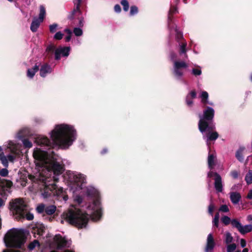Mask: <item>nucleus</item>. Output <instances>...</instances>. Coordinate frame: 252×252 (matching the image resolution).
Here are the masks:
<instances>
[{"label": "nucleus", "instance_id": "1", "mask_svg": "<svg viewBox=\"0 0 252 252\" xmlns=\"http://www.w3.org/2000/svg\"><path fill=\"white\" fill-rule=\"evenodd\" d=\"M49 134L51 141L43 135L35 138V142L39 146L33 153L34 163L38 170L35 178L40 185L43 198L53 196L60 201L65 202L68 196L63 188H58L55 183L58 180L57 176L62 174L63 167L57 161L53 149H69L77 139V131L73 126L63 123L56 125Z\"/></svg>", "mask_w": 252, "mask_h": 252}, {"label": "nucleus", "instance_id": "2", "mask_svg": "<svg viewBox=\"0 0 252 252\" xmlns=\"http://www.w3.org/2000/svg\"><path fill=\"white\" fill-rule=\"evenodd\" d=\"M85 193L87 197L93 200L88 207V209L92 211L91 215L74 206H71L63 213L66 220L79 228H86L90 217L94 221H96L100 219L102 215L98 190L92 186H89L85 189Z\"/></svg>", "mask_w": 252, "mask_h": 252}, {"label": "nucleus", "instance_id": "3", "mask_svg": "<svg viewBox=\"0 0 252 252\" xmlns=\"http://www.w3.org/2000/svg\"><path fill=\"white\" fill-rule=\"evenodd\" d=\"M214 115V109L207 106L203 110V113L198 115V129L208 145L209 141L216 140L219 137L218 133L213 131L215 129V124L213 120Z\"/></svg>", "mask_w": 252, "mask_h": 252}, {"label": "nucleus", "instance_id": "4", "mask_svg": "<svg viewBox=\"0 0 252 252\" xmlns=\"http://www.w3.org/2000/svg\"><path fill=\"white\" fill-rule=\"evenodd\" d=\"M9 209L11 214L17 220L33 219V214L29 212L27 206L21 198H16L9 202Z\"/></svg>", "mask_w": 252, "mask_h": 252}, {"label": "nucleus", "instance_id": "5", "mask_svg": "<svg viewBox=\"0 0 252 252\" xmlns=\"http://www.w3.org/2000/svg\"><path fill=\"white\" fill-rule=\"evenodd\" d=\"M27 237L23 230L10 229L5 235L3 241L6 247L22 248Z\"/></svg>", "mask_w": 252, "mask_h": 252}, {"label": "nucleus", "instance_id": "6", "mask_svg": "<svg viewBox=\"0 0 252 252\" xmlns=\"http://www.w3.org/2000/svg\"><path fill=\"white\" fill-rule=\"evenodd\" d=\"M188 64L184 61H174L172 72L176 80L186 84V82L183 79L184 69L188 68Z\"/></svg>", "mask_w": 252, "mask_h": 252}, {"label": "nucleus", "instance_id": "7", "mask_svg": "<svg viewBox=\"0 0 252 252\" xmlns=\"http://www.w3.org/2000/svg\"><path fill=\"white\" fill-rule=\"evenodd\" d=\"M74 8L68 16L69 20L73 19L75 16H78L79 26L83 27L84 26V19L82 16V11L80 9V4L82 0H73Z\"/></svg>", "mask_w": 252, "mask_h": 252}, {"label": "nucleus", "instance_id": "8", "mask_svg": "<svg viewBox=\"0 0 252 252\" xmlns=\"http://www.w3.org/2000/svg\"><path fill=\"white\" fill-rule=\"evenodd\" d=\"M67 176L68 181L71 184H76L77 186H80V184H82L85 182L86 177L81 173L68 171L67 172Z\"/></svg>", "mask_w": 252, "mask_h": 252}, {"label": "nucleus", "instance_id": "9", "mask_svg": "<svg viewBox=\"0 0 252 252\" xmlns=\"http://www.w3.org/2000/svg\"><path fill=\"white\" fill-rule=\"evenodd\" d=\"M168 26L171 32L174 31L175 32V38L177 42H182V40H184L183 32L179 30L177 25L174 23L172 15L168 16Z\"/></svg>", "mask_w": 252, "mask_h": 252}, {"label": "nucleus", "instance_id": "10", "mask_svg": "<svg viewBox=\"0 0 252 252\" xmlns=\"http://www.w3.org/2000/svg\"><path fill=\"white\" fill-rule=\"evenodd\" d=\"M57 209L55 205H46L43 203L39 204L36 208V212L38 214L45 213L47 215H52L55 213Z\"/></svg>", "mask_w": 252, "mask_h": 252}, {"label": "nucleus", "instance_id": "11", "mask_svg": "<svg viewBox=\"0 0 252 252\" xmlns=\"http://www.w3.org/2000/svg\"><path fill=\"white\" fill-rule=\"evenodd\" d=\"M71 48L69 46L62 47L59 46L55 51V59L59 61L61 57L67 58L70 54Z\"/></svg>", "mask_w": 252, "mask_h": 252}, {"label": "nucleus", "instance_id": "12", "mask_svg": "<svg viewBox=\"0 0 252 252\" xmlns=\"http://www.w3.org/2000/svg\"><path fill=\"white\" fill-rule=\"evenodd\" d=\"M234 228L237 230L242 235H245L248 233L252 231V222L249 224L245 225H242L240 220L233 221Z\"/></svg>", "mask_w": 252, "mask_h": 252}, {"label": "nucleus", "instance_id": "13", "mask_svg": "<svg viewBox=\"0 0 252 252\" xmlns=\"http://www.w3.org/2000/svg\"><path fill=\"white\" fill-rule=\"evenodd\" d=\"M54 241L56 243L59 249L64 247H68L71 245L70 241L67 240L64 237H63L60 234L55 235Z\"/></svg>", "mask_w": 252, "mask_h": 252}, {"label": "nucleus", "instance_id": "14", "mask_svg": "<svg viewBox=\"0 0 252 252\" xmlns=\"http://www.w3.org/2000/svg\"><path fill=\"white\" fill-rule=\"evenodd\" d=\"M12 185L11 182L8 181L6 183H0V195L2 197L6 196L10 193V188Z\"/></svg>", "mask_w": 252, "mask_h": 252}, {"label": "nucleus", "instance_id": "15", "mask_svg": "<svg viewBox=\"0 0 252 252\" xmlns=\"http://www.w3.org/2000/svg\"><path fill=\"white\" fill-rule=\"evenodd\" d=\"M39 70L40 76L43 78L45 77L47 74L51 73L53 71L51 66L47 63L41 65Z\"/></svg>", "mask_w": 252, "mask_h": 252}, {"label": "nucleus", "instance_id": "16", "mask_svg": "<svg viewBox=\"0 0 252 252\" xmlns=\"http://www.w3.org/2000/svg\"><path fill=\"white\" fill-rule=\"evenodd\" d=\"M215 246V243L212 234L210 233L208 235L207 239V244L205 247V252H213L214 248Z\"/></svg>", "mask_w": 252, "mask_h": 252}, {"label": "nucleus", "instance_id": "17", "mask_svg": "<svg viewBox=\"0 0 252 252\" xmlns=\"http://www.w3.org/2000/svg\"><path fill=\"white\" fill-rule=\"evenodd\" d=\"M215 188L218 192H221L223 190L221 177L218 173H215Z\"/></svg>", "mask_w": 252, "mask_h": 252}, {"label": "nucleus", "instance_id": "18", "mask_svg": "<svg viewBox=\"0 0 252 252\" xmlns=\"http://www.w3.org/2000/svg\"><path fill=\"white\" fill-rule=\"evenodd\" d=\"M24 129L21 130L16 135V137L19 140H21L22 141V143L24 146L26 148H30L32 147V143L29 141L28 139L24 138V135L23 134Z\"/></svg>", "mask_w": 252, "mask_h": 252}, {"label": "nucleus", "instance_id": "19", "mask_svg": "<svg viewBox=\"0 0 252 252\" xmlns=\"http://www.w3.org/2000/svg\"><path fill=\"white\" fill-rule=\"evenodd\" d=\"M196 96V93L195 91H191L187 95L186 98V102L188 106L192 107L193 104V99Z\"/></svg>", "mask_w": 252, "mask_h": 252}, {"label": "nucleus", "instance_id": "20", "mask_svg": "<svg viewBox=\"0 0 252 252\" xmlns=\"http://www.w3.org/2000/svg\"><path fill=\"white\" fill-rule=\"evenodd\" d=\"M39 70V66L35 64L32 68L27 70V76L30 79H32L36 72Z\"/></svg>", "mask_w": 252, "mask_h": 252}, {"label": "nucleus", "instance_id": "21", "mask_svg": "<svg viewBox=\"0 0 252 252\" xmlns=\"http://www.w3.org/2000/svg\"><path fill=\"white\" fill-rule=\"evenodd\" d=\"M230 198L233 204H237L241 198V196L238 192H232L230 194Z\"/></svg>", "mask_w": 252, "mask_h": 252}, {"label": "nucleus", "instance_id": "22", "mask_svg": "<svg viewBox=\"0 0 252 252\" xmlns=\"http://www.w3.org/2000/svg\"><path fill=\"white\" fill-rule=\"evenodd\" d=\"M41 22H42L38 20L37 18H34L31 25V30L33 32H36L37 31V29H38Z\"/></svg>", "mask_w": 252, "mask_h": 252}, {"label": "nucleus", "instance_id": "23", "mask_svg": "<svg viewBox=\"0 0 252 252\" xmlns=\"http://www.w3.org/2000/svg\"><path fill=\"white\" fill-rule=\"evenodd\" d=\"M173 2L169 11L168 15H172L178 12L177 5L179 3L180 0H172Z\"/></svg>", "mask_w": 252, "mask_h": 252}, {"label": "nucleus", "instance_id": "24", "mask_svg": "<svg viewBox=\"0 0 252 252\" xmlns=\"http://www.w3.org/2000/svg\"><path fill=\"white\" fill-rule=\"evenodd\" d=\"M216 160V157L213 154H209L208 157V164L210 170L213 169L214 166L215 165Z\"/></svg>", "mask_w": 252, "mask_h": 252}, {"label": "nucleus", "instance_id": "25", "mask_svg": "<svg viewBox=\"0 0 252 252\" xmlns=\"http://www.w3.org/2000/svg\"><path fill=\"white\" fill-rule=\"evenodd\" d=\"M234 220H238L236 219H230V218L227 216H224L221 218V221L225 225H227L229 224H231L232 227L234 228L233 221Z\"/></svg>", "mask_w": 252, "mask_h": 252}, {"label": "nucleus", "instance_id": "26", "mask_svg": "<svg viewBox=\"0 0 252 252\" xmlns=\"http://www.w3.org/2000/svg\"><path fill=\"white\" fill-rule=\"evenodd\" d=\"M187 43L186 42L184 41L183 42L179 43V53L180 55L184 54L185 58H188V55L186 54L187 52Z\"/></svg>", "mask_w": 252, "mask_h": 252}, {"label": "nucleus", "instance_id": "27", "mask_svg": "<svg viewBox=\"0 0 252 252\" xmlns=\"http://www.w3.org/2000/svg\"><path fill=\"white\" fill-rule=\"evenodd\" d=\"M234 241V238L232 236L230 232L229 231H226L225 232L224 235V243L227 245L229 244L233 243L232 242Z\"/></svg>", "mask_w": 252, "mask_h": 252}, {"label": "nucleus", "instance_id": "28", "mask_svg": "<svg viewBox=\"0 0 252 252\" xmlns=\"http://www.w3.org/2000/svg\"><path fill=\"white\" fill-rule=\"evenodd\" d=\"M245 150L244 147L239 148L236 152L235 157L236 158L241 162L244 161V157L243 155V152Z\"/></svg>", "mask_w": 252, "mask_h": 252}, {"label": "nucleus", "instance_id": "29", "mask_svg": "<svg viewBox=\"0 0 252 252\" xmlns=\"http://www.w3.org/2000/svg\"><path fill=\"white\" fill-rule=\"evenodd\" d=\"M45 14H46L45 8L43 5H41L39 7V14L38 18L37 19L38 20L41 21L42 22H43V21L45 18Z\"/></svg>", "mask_w": 252, "mask_h": 252}, {"label": "nucleus", "instance_id": "30", "mask_svg": "<svg viewBox=\"0 0 252 252\" xmlns=\"http://www.w3.org/2000/svg\"><path fill=\"white\" fill-rule=\"evenodd\" d=\"M40 246V243L37 240H34L31 243H30L28 246V248L29 251H32L36 247H39Z\"/></svg>", "mask_w": 252, "mask_h": 252}, {"label": "nucleus", "instance_id": "31", "mask_svg": "<svg viewBox=\"0 0 252 252\" xmlns=\"http://www.w3.org/2000/svg\"><path fill=\"white\" fill-rule=\"evenodd\" d=\"M245 180L248 185L252 184V170H250L246 175Z\"/></svg>", "mask_w": 252, "mask_h": 252}, {"label": "nucleus", "instance_id": "32", "mask_svg": "<svg viewBox=\"0 0 252 252\" xmlns=\"http://www.w3.org/2000/svg\"><path fill=\"white\" fill-rule=\"evenodd\" d=\"M0 160L4 167H8V162L7 157H5L3 153L0 154Z\"/></svg>", "mask_w": 252, "mask_h": 252}, {"label": "nucleus", "instance_id": "33", "mask_svg": "<svg viewBox=\"0 0 252 252\" xmlns=\"http://www.w3.org/2000/svg\"><path fill=\"white\" fill-rule=\"evenodd\" d=\"M237 248V245L235 243H231L226 245L227 252H234Z\"/></svg>", "mask_w": 252, "mask_h": 252}, {"label": "nucleus", "instance_id": "34", "mask_svg": "<svg viewBox=\"0 0 252 252\" xmlns=\"http://www.w3.org/2000/svg\"><path fill=\"white\" fill-rule=\"evenodd\" d=\"M208 94L207 92L203 91L200 94V97L201 98V102L204 103L205 102H207L208 99Z\"/></svg>", "mask_w": 252, "mask_h": 252}, {"label": "nucleus", "instance_id": "35", "mask_svg": "<svg viewBox=\"0 0 252 252\" xmlns=\"http://www.w3.org/2000/svg\"><path fill=\"white\" fill-rule=\"evenodd\" d=\"M121 5L123 6V10L126 12L129 9V3L127 0H121L120 2Z\"/></svg>", "mask_w": 252, "mask_h": 252}, {"label": "nucleus", "instance_id": "36", "mask_svg": "<svg viewBox=\"0 0 252 252\" xmlns=\"http://www.w3.org/2000/svg\"><path fill=\"white\" fill-rule=\"evenodd\" d=\"M138 13V8L135 5H132L130 7L129 15L130 16H134Z\"/></svg>", "mask_w": 252, "mask_h": 252}, {"label": "nucleus", "instance_id": "37", "mask_svg": "<svg viewBox=\"0 0 252 252\" xmlns=\"http://www.w3.org/2000/svg\"><path fill=\"white\" fill-rule=\"evenodd\" d=\"M198 67L199 68H193L191 70V73L195 76H199L202 73V71L200 68V66H198Z\"/></svg>", "mask_w": 252, "mask_h": 252}, {"label": "nucleus", "instance_id": "38", "mask_svg": "<svg viewBox=\"0 0 252 252\" xmlns=\"http://www.w3.org/2000/svg\"><path fill=\"white\" fill-rule=\"evenodd\" d=\"M73 33L76 36H80L83 34V31L80 28H74Z\"/></svg>", "mask_w": 252, "mask_h": 252}, {"label": "nucleus", "instance_id": "39", "mask_svg": "<svg viewBox=\"0 0 252 252\" xmlns=\"http://www.w3.org/2000/svg\"><path fill=\"white\" fill-rule=\"evenodd\" d=\"M55 46L53 44H50L46 47V52L48 53H52L54 51L55 52L56 50Z\"/></svg>", "mask_w": 252, "mask_h": 252}, {"label": "nucleus", "instance_id": "40", "mask_svg": "<svg viewBox=\"0 0 252 252\" xmlns=\"http://www.w3.org/2000/svg\"><path fill=\"white\" fill-rule=\"evenodd\" d=\"M50 32L52 33H53L56 32L58 28V25L56 23H54L53 24L50 25L49 27Z\"/></svg>", "mask_w": 252, "mask_h": 252}, {"label": "nucleus", "instance_id": "41", "mask_svg": "<svg viewBox=\"0 0 252 252\" xmlns=\"http://www.w3.org/2000/svg\"><path fill=\"white\" fill-rule=\"evenodd\" d=\"M8 170L6 168H4L0 170V176L3 177H6L8 175Z\"/></svg>", "mask_w": 252, "mask_h": 252}, {"label": "nucleus", "instance_id": "42", "mask_svg": "<svg viewBox=\"0 0 252 252\" xmlns=\"http://www.w3.org/2000/svg\"><path fill=\"white\" fill-rule=\"evenodd\" d=\"M63 34L61 32H58L54 35V39L55 40H61L63 38Z\"/></svg>", "mask_w": 252, "mask_h": 252}, {"label": "nucleus", "instance_id": "43", "mask_svg": "<svg viewBox=\"0 0 252 252\" xmlns=\"http://www.w3.org/2000/svg\"><path fill=\"white\" fill-rule=\"evenodd\" d=\"M215 208L214 205L211 202L208 206V213L211 216L213 215V211Z\"/></svg>", "mask_w": 252, "mask_h": 252}, {"label": "nucleus", "instance_id": "44", "mask_svg": "<svg viewBox=\"0 0 252 252\" xmlns=\"http://www.w3.org/2000/svg\"><path fill=\"white\" fill-rule=\"evenodd\" d=\"M219 211L222 212H229V210L226 205H222L220 207Z\"/></svg>", "mask_w": 252, "mask_h": 252}, {"label": "nucleus", "instance_id": "45", "mask_svg": "<svg viewBox=\"0 0 252 252\" xmlns=\"http://www.w3.org/2000/svg\"><path fill=\"white\" fill-rule=\"evenodd\" d=\"M239 173L236 170H233L230 172V175L233 179H237L239 177Z\"/></svg>", "mask_w": 252, "mask_h": 252}, {"label": "nucleus", "instance_id": "46", "mask_svg": "<svg viewBox=\"0 0 252 252\" xmlns=\"http://www.w3.org/2000/svg\"><path fill=\"white\" fill-rule=\"evenodd\" d=\"M74 200L79 204H81L83 202V198L80 195L75 196Z\"/></svg>", "mask_w": 252, "mask_h": 252}, {"label": "nucleus", "instance_id": "47", "mask_svg": "<svg viewBox=\"0 0 252 252\" xmlns=\"http://www.w3.org/2000/svg\"><path fill=\"white\" fill-rule=\"evenodd\" d=\"M7 161L11 162H14L16 159V156L13 155H8L7 156Z\"/></svg>", "mask_w": 252, "mask_h": 252}, {"label": "nucleus", "instance_id": "48", "mask_svg": "<svg viewBox=\"0 0 252 252\" xmlns=\"http://www.w3.org/2000/svg\"><path fill=\"white\" fill-rule=\"evenodd\" d=\"M114 11L116 13H120V12H121V6H120V5L119 4H116L114 6Z\"/></svg>", "mask_w": 252, "mask_h": 252}, {"label": "nucleus", "instance_id": "49", "mask_svg": "<svg viewBox=\"0 0 252 252\" xmlns=\"http://www.w3.org/2000/svg\"><path fill=\"white\" fill-rule=\"evenodd\" d=\"M170 59L173 62V64L174 63V61H176V55L174 53H171L170 54Z\"/></svg>", "mask_w": 252, "mask_h": 252}, {"label": "nucleus", "instance_id": "50", "mask_svg": "<svg viewBox=\"0 0 252 252\" xmlns=\"http://www.w3.org/2000/svg\"><path fill=\"white\" fill-rule=\"evenodd\" d=\"M212 223H213V225L214 226H215L216 227H219V220H216V219H214L213 220V221H212Z\"/></svg>", "mask_w": 252, "mask_h": 252}, {"label": "nucleus", "instance_id": "51", "mask_svg": "<svg viewBox=\"0 0 252 252\" xmlns=\"http://www.w3.org/2000/svg\"><path fill=\"white\" fill-rule=\"evenodd\" d=\"M240 245L242 248H245L246 246V241L244 239L240 240Z\"/></svg>", "mask_w": 252, "mask_h": 252}, {"label": "nucleus", "instance_id": "52", "mask_svg": "<svg viewBox=\"0 0 252 252\" xmlns=\"http://www.w3.org/2000/svg\"><path fill=\"white\" fill-rule=\"evenodd\" d=\"M7 196V195L6 196L4 197H5V199H2V198H1L0 197V207L4 205L5 199H6Z\"/></svg>", "mask_w": 252, "mask_h": 252}, {"label": "nucleus", "instance_id": "53", "mask_svg": "<svg viewBox=\"0 0 252 252\" xmlns=\"http://www.w3.org/2000/svg\"><path fill=\"white\" fill-rule=\"evenodd\" d=\"M247 197L249 199H252V189L249 191Z\"/></svg>", "mask_w": 252, "mask_h": 252}, {"label": "nucleus", "instance_id": "54", "mask_svg": "<svg viewBox=\"0 0 252 252\" xmlns=\"http://www.w3.org/2000/svg\"><path fill=\"white\" fill-rule=\"evenodd\" d=\"M215 172H214L213 171H209L208 173V174H207V177L208 178H211L212 177H213V176H215Z\"/></svg>", "mask_w": 252, "mask_h": 252}, {"label": "nucleus", "instance_id": "55", "mask_svg": "<svg viewBox=\"0 0 252 252\" xmlns=\"http://www.w3.org/2000/svg\"><path fill=\"white\" fill-rule=\"evenodd\" d=\"M247 220L248 221L252 222V215H249L247 217Z\"/></svg>", "mask_w": 252, "mask_h": 252}, {"label": "nucleus", "instance_id": "56", "mask_svg": "<svg viewBox=\"0 0 252 252\" xmlns=\"http://www.w3.org/2000/svg\"><path fill=\"white\" fill-rule=\"evenodd\" d=\"M71 34H68L65 38V41L66 42H69L70 40V39H71Z\"/></svg>", "mask_w": 252, "mask_h": 252}, {"label": "nucleus", "instance_id": "57", "mask_svg": "<svg viewBox=\"0 0 252 252\" xmlns=\"http://www.w3.org/2000/svg\"><path fill=\"white\" fill-rule=\"evenodd\" d=\"M2 252H20L18 251H13V250H3Z\"/></svg>", "mask_w": 252, "mask_h": 252}, {"label": "nucleus", "instance_id": "58", "mask_svg": "<svg viewBox=\"0 0 252 252\" xmlns=\"http://www.w3.org/2000/svg\"><path fill=\"white\" fill-rule=\"evenodd\" d=\"M64 32L68 34H72V31L69 29H65L64 30Z\"/></svg>", "mask_w": 252, "mask_h": 252}, {"label": "nucleus", "instance_id": "59", "mask_svg": "<svg viewBox=\"0 0 252 252\" xmlns=\"http://www.w3.org/2000/svg\"><path fill=\"white\" fill-rule=\"evenodd\" d=\"M74 43L75 44H77V45H80L81 42V41L80 40H79V39L77 38L75 41H74Z\"/></svg>", "mask_w": 252, "mask_h": 252}, {"label": "nucleus", "instance_id": "60", "mask_svg": "<svg viewBox=\"0 0 252 252\" xmlns=\"http://www.w3.org/2000/svg\"><path fill=\"white\" fill-rule=\"evenodd\" d=\"M108 152V150L106 149V148H104L101 151V154L102 155H104L106 153H107Z\"/></svg>", "mask_w": 252, "mask_h": 252}, {"label": "nucleus", "instance_id": "61", "mask_svg": "<svg viewBox=\"0 0 252 252\" xmlns=\"http://www.w3.org/2000/svg\"><path fill=\"white\" fill-rule=\"evenodd\" d=\"M249 250L247 248H244L242 252H248ZM234 252H241L240 250H237L236 251Z\"/></svg>", "mask_w": 252, "mask_h": 252}, {"label": "nucleus", "instance_id": "62", "mask_svg": "<svg viewBox=\"0 0 252 252\" xmlns=\"http://www.w3.org/2000/svg\"><path fill=\"white\" fill-rule=\"evenodd\" d=\"M220 215L219 213H217L214 216V219L219 220Z\"/></svg>", "mask_w": 252, "mask_h": 252}, {"label": "nucleus", "instance_id": "63", "mask_svg": "<svg viewBox=\"0 0 252 252\" xmlns=\"http://www.w3.org/2000/svg\"><path fill=\"white\" fill-rule=\"evenodd\" d=\"M203 104H209V105H213V102H209V100H208V99L207 100V102H205Z\"/></svg>", "mask_w": 252, "mask_h": 252}, {"label": "nucleus", "instance_id": "64", "mask_svg": "<svg viewBox=\"0 0 252 252\" xmlns=\"http://www.w3.org/2000/svg\"><path fill=\"white\" fill-rule=\"evenodd\" d=\"M2 151V149L1 148V147L0 146V152H1Z\"/></svg>", "mask_w": 252, "mask_h": 252}]
</instances>
